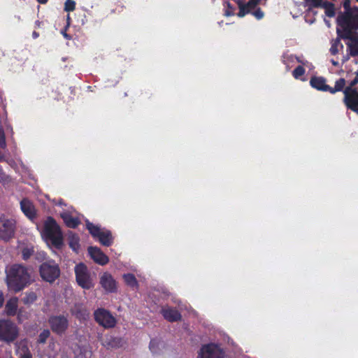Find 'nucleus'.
I'll return each mask as SVG.
<instances>
[{
  "label": "nucleus",
  "instance_id": "1",
  "mask_svg": "<svg viewBox=\"0 0 358 358\" xmlns=\"http://www.w3.org/2000/svg\"><path fill=\"white\" fill-rule=\"evenodd\" d=\"M6 282L8 289L17 293L31 283V276L28 268L21 264H14L6 270Z\"/></svg>",
  "mask_w": 358,
  "mask_h": 358
},
{
  "label": "nucleus",
  "instance_id": "2",
  "mask_svg": "<svg viewBox=\"0 0 358 358\" xmlns=\"http://www.w3.org/2000/svg\"><path fill=\"white\" fill-rule=\"evenodd\" d=\"M43 235L56 248L60 249L63 246V234L61 228L52 217H48L45 220Z\"/></svg>",
  "mask_w": 358,
  "mask_h": 358
},
{
  "label": "nucleus",
  "instance_id": "3",
  "mask_svg": "<svg viewBox=\"0 0 358 358\" xmlns=\"http://www.w3.org/2000/svg\"><path fill=\"white\" fill-rule=\"evenodd\" d=\"M20 335L17 325L10 320L0 319V341L8 345L14 343Z\"/></svg>",
  "mask_w": 358,
  "mask_h": 358
},
{
  "label": "nucleus",
  "instance_id": "4",
  "mask_svg": "<svg viewBox=\"0 0 358 358\" xmlns=\"http://www.w3.org/2000/svg\"><path fill=\"white\" fill-rule=\"evenodd\" d=\"M39 274L43 280L52 283L61 274L59 264L53 259L43 262L39 266Z\"/></svg>",
  "mask_w": 358,
  "mask_h": 358
},
{
  "label": "nucleus",
  "instance_id": "5",
  "mask_svg": "<svg viewBox=\"0 0 358 358\" xmlns=\"http://www.w3.org/2000/svg\"><path fill=\"white\" fill-rule=\"evenodd\" d=\"M310 83L311 86L318 90L329 92L334 94L337 92L343 90L346 81L344 78H339L335 82L334 87H330L326 84V80L322 77H313L310 79Z\"/></svg>",
  "mask_w": 358,
  "mask_h": 358
},
{
  "label": "nucleus",
  "instance_id": "6",
  "mask_svg": "<svg viewBox=\"0 0 358 358\" xmlns=\"http://www.w3.org/2000/svg\"><path fill=\"white\" fill-rule=\"evenodd\" d=\"M78 285L85 289H90L94 284L87 266L84 263L76 264L74 268Z\"/></svg>",
  "mask_w": 358,
  "mask_h": 358
},
{
  "label": "nucleus",
  "instance_id": "7",
  "mask_svg": "<svg viewBox=\"0 0 358 358\" xmlns=\"http://www.w3.org/2000/svg\"><path fill=\"white\" fill-rule=\"evenodd\" d=\"M16 220L5 215L0 217V240L8 242L15 236Z\"/></svg>",
  "mask_w": 358,
  "mask_h": 358
},
{
  "label": "nucleus",
  "instance_id": "8",
  "mask_svg": "<svg viewBox=\"0 0 358 358\" xmlns=\"http://www.w3.org/2000/svg\"><path fill=\"white\" fill-rule=\"evenodd\" d=\"M48 324L51 331L57 336L64 335L69 327L67 315H52L48 317Z\"/></svg>",
  "mask_w": 358,
  "mask_h": 358
},
{
  "label": "nucleus",
  "instance_id": "9",
  "mask_svg": "<svg viewBox=\"0 0 358 358\" xmlns=\"http://www.w3.org/2000/svg\"><path fill=\"white\" fill-rule=\"evenodd\" d=\"M338 22L343 30L341 32H356L358 29V10H348L339 17Z\"/></svg>",
  "mask_w": 358,
  "mask_h": 358
},
{
  "label": "nucleus",
  "instance_id": "10",
  "mask_svg": "<svg viewBox=\"0 0 358 358\" xmlns=\"http://www.w3.org/2000/svg\"><path fill=\"white\" fill-rule=\"evenodd\" d=\"M340 36L346 41L348 52L347 55L343 57V61L348 60L350 57H358V32H341Z\"/></svg>",
  "mask_w": 358,
  "mask_h": 358
},
{
  "label": "nucleus",
  "instance_id": "11",
  "mask_svg": "<svg viewBox=\"0 0 358 358\" xmlns=\"http://www.w3.org/2000/svg\"><path fill=\"white\" fill-rule=\"evenodd\" d=\"M94 320L105 329L113 328L116 324L115 317L105 308H99L94 313Z\"/></svg>",
  "mask_w": 358,
  "mask_h": 358
},
{
  "label": "nucleus",
  "instance_id": "12",
  "mask_svg": "<svg viewBox=\"0 0 358 358\" xmlns=\"http://www.w3.org/2000/svg\"><path fill=\"white\" fill-rule=\"evenodd\" d=\"M224 352L218 345L208 343L203 345L199 352V358H224Z\"/></svg>",
  "mask_w": 358,
  "mask_h": 358
},
{
  "label": "nucleus",
  "instance_id": "13",
  "mask_svg": "<svg viewBox=\"0 0 358 358\" xmlns=\"http://www.w3.org/2000/svg\"><path fill=\"white\" fill-rule=\"evenodd\" d=\"M343 90L344 103L348 109L358 114V91L350 87H345Z\"/></svg>",
  "mask_w": 358,
  "mask_h": 358
},
{
  "label": "nucleus",
  "instance_id": "14",
  "mask_svg": "<svg viewBox=\"0 0 358 358\" xmlns=\"http://www.w3.org/2000/svg\"><path fill=\"white\" fill-rule=\"evenodd\" d=\"M99 283L101 287L108 293H115L117 291V282L108 272H104L100 276Z\"/></svg>",
  "mask_w": 358,
  "mask_h": 358
},
{
  "label": "nucleus",
  "instance_id": "15",
  "mask_svg": "<svg viewBox=\"0 0 358 358\" xmlns=\"http://www.w3.org/2000/svg\"><path fill=\"white\" fill-rule=\"evenodd\" d=\"M87 250L89 255L95 263L101 266H104L108 263L109 258L98 247L90 246Z\"/></svg>",
  "mask_w": 358,
  "mask_h": 358
},
{
  "label": "nucleus",
  "instance_id": "16",
  "mask_svg": "<svg viewBox=\"0 0 358 358\" xmlns=\"http://www.w3.org/2000/svg\"><path fill=\"white\" fill-rule=\"evenodd\" d=\"M161 313L164 318L170 322L180 321L182 318L180 313L175 308H163L161 310Z\"/></svg>",
  "mask_w": 358,
  "mask_h": 358
},
{
  "label": "nucleus",
  "instance_id": "17",
  "mask_svg": "<svg viewBox=\"0 0 358 358\" xmlns=\"http://www.w3.org/2000/svg\"><path fill=\"white\" fill-rule=\"evenodd\" d=\"M236 3L238 6L239 12L237 13L238 17H243L248 13H252V10L259 4L255 1H249L247 3H244L242 0H237Z\"/></svg>",
  "mask_w": 358,
  "mask_h": 358
},
{
  "label": "nucleus",
  "instance_id": "18",
  "mask_svg": "<svg viewBox=\"0 0 358 358\" xmlns=\"http://www.w3.org/2000/svg\"><path fill=\"white\" fill-rule=\"evenodd\" d=\"M20 208L23 213L30 220L36 217V209L33 203L27 199H23L20 201Z\"/></svg>",
  "mask_w": 358,
  "mask_h": 358
},
{
  "label": "nucleus",
  "instance_id": "19",
  "mask_svg": "<svg viewBox=\"0 0 358 358\" xmlns=\"http://www.w3.org/2000/svg\"><path fill=\"white\" fill-rule=\"evenodd\" d=\"M60 216L66 226L69 228L75 229L80 224L79 218L72 216L69 212H64L60 214Z\"/></svg>",
  "mask_w": 358,
  "mask_h": 358
},
{
  "label": "nucleus",
  "instance_id": "20",
  "mask_svg": "<svg viewBox=\"0 0 358 358\" xmlns=\"http://www.w3.org/2000/svg\"><path fill=\"white\" fill-rule=\"evenodd\" d=\"M96 238L103 246L109 247L113 243V237L110 230H103Z\"/></svg>",
  "mask_w": 358,
  "mask_h": 358
},
{
  "label": "nucleus",
  "instance_id": "21",
  "mask_svg": "<svg viewBox=\"0 0 358 358\" xmlns=\"http://www.w3.org/2000/svg\"><path fill=\"white\" fill-rule=\"evenodd\" d=\"M18 299L13 297L10 299L6 306L5 311L8 316H14L17 313Z\"/></svg>",
  "mask_w": 358,
  "mask_h": 358
},
{
  "label": "nucleus",
  "instance_id": "22",
  "mask_svg": "<svg viewBox=\"0 0 358 358\" xmlns=\"http://www.w3.org/2000/svg\"><path fill=\"white\" fill-rule=\"evenodd\" d=\"M72 314L80 320H86L89 317L87 308L80 304H76L72 310Z\"/></svg>",
  "mask_w": 358,
  "mask_h": 358
},
{
  "label": "nucleus",
  "instance_id": "23",
  "mask_svg": "<svg viewBox=\"0 0 358 358\" xmlns=\"http://www.w3.org/2000/svg\"><path fill=\"white\" fill-rule=\"evenodd\" d=\"M68 243L72 250L78 254L80 250V238L75 233H70L68 235Z\"/></svg>",
  "mask_w": 358,
  "mask_h": 358
},
{
  "label": "nucleus",
  "instance_id": "24",
  "mask_svg": "<svg viewBox=\"0 0 358 358\" xmlns=\"http://www.w3.org/2000/svg\"><path fill=\"white\" fill-rule=\"evenodd\" d=\"M341 31L340 30H338V37L331 40V41L330 52L331 53V55H336L338 54V52L343 48V45L341 42Z\"/></svg>",
  "mask_w": 358,
  "mask_h": 358
},
{
  "label": "nucleus",
  "instance_id": "25",
  "mask_svg": "<svg viewBox=\"0 0 358 358\" xmlns=\"http://www.w3.org/2000/svg\"><path fill=\"white\" fill-rule=\"evenodd\" d=\"M122 278L127 286L130 287L132 289L138 288V283L135 275L133 273L124 274Z\"/></svg>",
  "mask_w": 358,
  "mask_h": 358
},
{
  "label": "nucleus",
  "instance_id": "26",
  "mask_svg": "<svg viewBox=\"0 0 358 358\" xmlns=\"http://www.w3.org/2000/svg\"><path fill=\"white\" fill-rule=\"evenodd\" d=\"M86 228L89 231L90 234L92 235V236L94 238H96L98 236L101 234V232L103 231L99 226L94 224L89 220L86 221Z\"/></svg>",
  "mask_w": 358,
  "mask_h": 358
},
{
  "label": "nucleus",
  "instance_id": "27",
  "mask_svg": "<svg viewBox=\"0 0 358 358\" xmlns=\"http://www.w3.org/2000/svg\"><path fill=\"white\" fill-rule=\"evenodd\" d=\"M18 358H33L32 353L31 352L27 343H20V352Z\"/></svg>",
  "mask_w": 358,
  "mask_h": 358
},
{
  "label": "nucleus",
  "instance_id": "28",
  "mask_svg": "<svg viewBox=\"0 0 358 358\" xmlns=\"http://www.w3.org/2000/svg\"><path fill=\"white\" fill-rule=\"evenodd\" d=\"M37 296L35 292H26L24 296L22 299V301L24 305H31L36 301Z\"/></svg>",
  "mask_w": 358,
  "mask_h": 358
},
{
  "label": "nucleus",
  "instance_id": "29",
  "mask_svg": "<svg viewBox=\"0 0 358 358\" xmlns=\"http://www.w3.org/2000/svg\"><path fill=\"white\" fill-rule=\"evenodd\" d=\"M50 336V331L48 329H43L38 335L37 338L38 344H45L48 340V338Z\"/></svg>",
  "mask_w": 358,
  "mask_h": 358
},
{
  "label": "nucleus",
  "instance_id": "30",
  "mask_svg": "<svg viewBox=\"0 0 358 358\" xmlns=\"http://www.w3.org/2000/svg\"><path fill=\"white\" fill-rule=\"evenodd\" d=\"M160 345H162V343L159 341L152 339L150 342L149 348L152 354H157L160 350Z\"/></svg>",
  "mask_w": 358,
  "mask_h": 358
},
{
  "label": "nucleus",
  "instance_id": "31",
  "mask_svg": "<svg viewBox=\"0 0 358 358\" xmlns=\"http://www.w3.org/2000/svg\"><path fill=\"white\" fill-rule=\"evenodd\" d=\"M325 9V13L328 17H333L335 15L334 5L328 1L324 2L323 5L321 6Z\"/></svg>",
  "mask_w": 358,
  "mask_h": 358
},
{
  "label": "nucleus",
  "instance_id": "32",
  "mask_svg": "<svg viewBox=\"0 0 358 358\" xmlns=\"http://www.w3.org/2000/svg\"><path fill=\"white\" fill-rule=\"evenodd\" d=\"M34 253L33 247H25L22 250V258L27 261L29 259Z\"/></svg>",
  "mask_w": 358,
  "mask_h": 358
},
{
  "label": "nucleus",
  "instance_id": "33",
  "mask_svg": "<svg viewBox=\"0 0 358 358\" xmlns=\"http://www.w3.org/2000/svg\"><path fill=\"white\" fill-rule=\"evenodd\" d=\"M76 9V1L74 0H66L64 3V10L66 12L73 11Z\"/></svg>",
  "mask_w": 358,
  "mask_h": 358
},
{
  "label": "nucleus",
  "instance_id": "34",
  "mask_svg": "<svg viewBox=\"0 0 358 358\" xmlns=\"http://www.w3.org/2000/svg\"><path fill=\"white\" fill-rule=\"evenodd\" d=\"M224 5L227 6L226 10H224V15L227 17L234 15L235 8L233 6V5L229 1L225 2Z\"/></svg>",
  "mask_w": 358,
  "mask_h": 358
},
{
  "label": "nucleus",
  "instance_id": "35",
  "mask_svg": "<svg viewBox=\"0 0 358 358\" xmlns=\"http://www.w3.org/2000/svg\"><path fill=\"white\" fill-rule=\"evenodd\" d=\"M304 73L305 69H303V67H302L301 66H299L294 69L293 74L296 78H299V77L303 76Z\"/></svg>",
  "mask_w": 358,
  "mask_h": 358
},
{
  "label": "nucleus",
  "instance_id": "36",
  "mask_svg": "<svg viewBox=\"0 0 358 358\" xmlns=\"http://www.w3.org/2000/svg\"><path fill=\"white\" fill-rule=\"evenodd\" d=\"M252 14L255 17L257 20H261L264 17V13L262 10L260 8H257L256 10L252 12Z\"/></svg>",
  "mask_w": 358,
  "mask_h": 358
},
{
  "label": "nucleus",
  "instance_id": "37",
  "mask_svg": "<svg viewBox=\"0 0 358 358\" xmlns=\"http://www.w3.org/2000/svg\"><path fill=\"white\" fill-rule=\"evenodd\" d=\"M306 1L314 7H321L323 5L324 2L326 1L324 0H306Z\"/></svg>",
  "mask_w": 358,
  "mask_h": 358
},
{
  "label": "nucleus",
  "instance_id": "38",
  "mask_svg": "<svg viewBox=\"0 0 358 358\" xmlns=\"http://www.w3.org/2000/svg\"><path fill=\"white\" fill-rule=\"evenodd\" d=\"M46 253L45 252H39L35 255V259L39 262H42L45 259Z\"/></svg>",
  "mask_w": 358,
  "mask_h": 358
},
{
  "label": "nucleus",
  "instance_id": "39",
  "mask_svg": "<svg viewBox=\"0 0 358 358\" xmlns=\"http://www.w3.org/2000/svg\"><path fill=\"white\" fill-rule=\"evenodd\" d=\"M69 27V23L68 22V24H66L65 28L63 30H62L61 33L65 38L70 40V39H71V36L66 33V31H67Z\"/></svg>",
  "mask_w": 358,
  "mask_h": 358
},
{
  "label": "nucleus",
  "instance_id": "40",
  "mask_svg": "<svg viewBox=\"0 0 358 358\" xmlns=\"http://www.w3.org/2000/svg\"><path fill=\"white\" fill-rule=\"evenodd\" d=\"M357 83H358V73H357L355 78H354V80L352 81H351L350 84L347 87L345 86L344 89L345 87H350L351 89H354L353 86Z\"/></svg>",
  "mask_w": 358,
  "mask_h": 358
},
{
  "label": "nucleus",
  "instance_id": "41",
  "mask_svg": "<svg viewBox=\"0 0 358 358\" xmlns=\"http://www.w3.org/2000/svg\"><path fill=\"white\" fill-rule=\"evenodd\" d=\"M6 145L5 136L0 138V147L4 148Z\"/></svg>",
  "mask_w": 358,
  "mask_h": 358
},
{
  "label": "nucleus",
  "instance_id": "42",
  "mask_svg": "<svg viewBox=\"0 0 358 358\" xmlns=\"http://www.w3.org/2000/svg\"><path fill=\"white\" fill-rule=\"evenodd\" d=\"M4 301V297L2 292L0 291V308L3 306Z\"/></svg>",
  "mask_w": 358,
  "mask_h": 358
},
{
  "label": "nucleus",
  "instance_id": "43",
  "mask_svg": "<svg viewBox=\"0 0 358 358\" xmlns=\"http://www.w3.org/2000/svg\"><path fill=\"white\" fill-rule=\"evenodd\" d=\"M343 6L345 8L348 9L350 7V1L349 0H345Z\"/></svg>",
  "mask_w": 358,
  "mask_h": 358
},
{
  "label": "nucleus",
  "instance_id": "44",
  "mask_svg": "<svg viewBox=\"0 0 358 358\" xmlns=\"http://www.w3.org/2000/svg\"><path fill=\"white\" fill-rule=\"evenodd\" d=\"M39 36V34L38 32L36 31H34L33 33H32V37L33 38L36 39Z\"/></svg>",
  "mask_w": 358,
  "mask_h": 358
},
{
  "label": "nucleus",
  "instance_id": "45",
  "mask_svg": "<svg viewBox=\"0 0 358 358\" xmlns=\"http://www.w3.org/2000/svg\"><path fill=\"white\" fill-rule=\"evenodd\" d=\"M41 23H42V22H41V21H39V20H36V21L35 22V26H34V27H35V28H39V27H41Z\"/></svg>",
  "mask_w": 358,
  "mask_h": 358
},
{
  "label": "nucleus",
  "instance_id": "46",
  "mask_svg": "<svg viewBox=\"0 0 358 358\" xmlns=\"http://www.w3.org/2000/svg\"><path fill=\"white\" fill-rule=\"evenodd\" d=\"M36 1L41 4H45L48 2V0H36Z\"/></svg>",
  "mask_w": 358,
  "mask_h": 358
},
{
  "label": "nucleus",
  "instance_id": "47",
  "mask_svg": "<svg viewBox=\"0 0 358 358\" xmlns=\"http://www.w3.org/2000/svg\"><path fill=\"white\" fill-rule=\"evenodd\" d=\"M3 136H5L3 131L0 129V138Z\"/></svg>",
  "mask_w": 358,
  "mask_h": 358
},
{
  "label": "nucleus",
  "instance_id": "48",
  "mask_svg": "<svg viewBox=\"0 0 358 358\" xmlns=\"http://www.w3.org/2000/svg\"><path fill=\"white\" fill-rule=\"evenodd\" d=\"M331 62H332L333 65H334V66H338V63L337 62L334 61V60H332Z\"/></svg>",
  "mask_w": 358,
  "mask_h": 358
},
{
  "label": "nucleus",
  "instance_id": "49",
  "mask_svg": "<svg viewBox=\"0 0 358 358\" xmlns=\"http://www.w3.org/2000/svg\"><path fill=\"white\" fill-rule=\"evenodd\" d=\"M68 22L70 24V17H69V15H68V16H67V23H68Z\"/></svg>",
  "mask_w": 358,
  "mask_h": 358
},
{
  "label": "nucleus",
  "instance_id": "50",
  "mask_svg": "<svg viewBox=\"0 0 358 358\" xmlns=\"http://www.w3.org/2000/svg\"><path fill=\"white\" fill-rule=\"evenodd\" d=\"M283 62H285V64L287 65V69H288V68H289V65L286 63V62H285V60H284Z\"/></svg>",
  "mask_w": 358,
  "mask_h": 358
},
{
  "label": "nucleus",
  "instance_id": "51",
  "mask_svg": "<svg viewBox=\"0 0 358 358\" xmlns=\"http://www.w3.org/2000/svg\"><path fill=\"white\" fill-rule=\"evenodd\" d=\"M358 1V0H357Z\"/></svg>",
  "mask_w": 358,
  "mask_h": 358
},
{
  "label": "nucleus",
  "instance_id": "52",
  "mask_svg": "<svg viewBox=\"0 0 358 358\" xmlns=\"http://www.w3.org/2000/svg\"><path fill=\"white\" fill-rule=\"evenodd\" d=\"M357 73H358V72H357Z\"/></svg>",
  "mask_w": 358,
  "mask_h": 358
}]
</instances>
